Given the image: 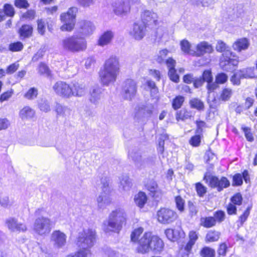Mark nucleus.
Listing matches in <instances>:
<instances>
[{"label":"nucleus","mask_w":257,"mask_h":257,"mask_svg":"<svg viewBox=\"0 0 257 257\" xmlns=\"http://www.w3.org/2000/svg\"><path fill=\"white\" fill-rule=\"evenodd\" d=\"M120 64L118 58L111 56L106 59L99 72L101 83L108 86L114 83L119 73Z\"/></svg>","instance_id":"nucleus-1"},{"label":"nucleus","mask_w":257,"mask_h":257,"mask_svg":"<svg viewBox=\"0 0 257 257\" xmlns=\"http://www.w3.org/2000/svg\"><path fill=\"white\" fill-rule=\"evenodd\" d=\"M128 157L130 160L133 161L136 168L139 169H142V157L141 153L139 151L136 149L130 151L128 152Z\"/></svg>","instance_id":"nucleus-23"},{"label":"nucleus","mask_w":257,"mask_h":257,"mask_svg":"<svg viewBox=\"0 0 257 257\" xmlns=\"http://www.w3.org/2000/svg\"><path fill=\"white\" fill-rule=\"evenodd\" d=\"M216 224V220L213 217H204L200 219V225L206 228H210Z\"/></svg>","instance_id":"nucleus-31"},{"label":"nucleus","mask_w":257,"mask_h":257,"mask_svg":"<svg viewBox=\"0 0 257 257\" xmlns=\"http://www.w3.org/2000/svg\"><path fill=\"white\" fill-rule=\"evenodd\" d=\"M232 95V90L229 88H224L220 93L219 100L222 101H226L229 100Z\"/></svg>","instance_id":"nucleus-37"},{"label":"nucleus","mask_w":257,"mask_h":257,"mask_svg":"<svg viewBox=\"0 0 257 257\" xmlns=\"http://www.w3.org/2000/svg\"><path fill=\"white\" fill-rule=\"evenodd\" d=\"M19 67V64L18 62H15L9 65L7 70L6 73L8 74H11L16 72Z\"/></svg>","instance_id":"nucleus-62"},{"label":"nucleus","mask_w":257,"mask_h":257,"mask_svg":"<svg viewBox=\"0 0 257 257\" xmlns=\"http://www.w3.org/2000/svg\"><path fill=\"white\" fill-rule=\"evenodd\" d=\"M188 207L189 209V214L191 216H195L197 213V210L196 208V206L194 204V203L189 201L188 202Z\"/></svg>","instance_id":"nucleus-63"},{"label":"nucleus","mask_w":257,"mask_h":257,"mask_svg":"<svg viewBox=\"0 0 257 257\" xmlns=\"http://www.w3.org/2000/svg\"><path fill=\"white\" fill-rule=\"evenodd\" d=\"M209 186L212 188L216 189L218 192H220L230 186V182L225 177H218L212 176L209 177Z\"/></svg>","instance_id":"nucleus-13"},{"label":"nucleus","mask_w":257,"mask_h":257,"mask_svg":"<svg viewBox=\"0 0 257 257\" xmlns=\"http://www.w3.org/2000/svg\"><path fill=\"white\" fill-rule=\"evenodd\" d=\"M145 186L146 189L150 192V195L154 197L158 188L157 182L154 180H149L145 182Z\"/></svg>","instance_id":"nucleus-28"},{"label":"nucleus","mask_w":257,"mask_h":257,"mask_svg":"<svg viewBox=\"0 0 257 257\" xmlns=\"http://www.w3.org/2000/svg\"><path fill=\"white\" fill-rule=\"evenodd\" d=\"M251 208V206H248L244 211L243 214L240 216L239 218V221H240L241 225H242L243 223L246 220L248 216H249Z\"/></svg>","instance_id":"nucleus-59"},{"label":"nucleus","mask_w":257,"mask_h":257,"mask_svg":"<svg viewBox=\"0 0 257 257\" xmlns=\"http://www.w3.org/2000/svg\"><path fill=\"white\" fill-rule=\"evenodd\" d=\"M175 202L178 210L181 212H183L184 210L185 200L180 196H177L175 197Z\"/></svg>","instance_id":"nucleus-49"},{"label":"nucleus","mask_w":257,"mask_h":257,"mask_svg":"<svg viewBox=\"0 0 257 257\" xmlns=\"http://www.w3.org/2000/svg\"><path fill=\"white\" fill-rule=\"evenodd\" d=\"M35 111L29 106L24 107L20 112V117L22 119L30 118L34 116Z\"/></svg>","instance_id":"nucleus-32"},{"label":"nucleus","mask_w":257,"mask_h":257,"mask_svg":"<svg viewBox=\"0 0 257 257\" xmlns=\"http://www.w3.org/2000/svg\"><path fill=\"white\" fill-rule=\"evenodd\" d=\"M13 202L9 200V197L0 191V205L5 208H8L12 206Z\"/></svg>","instance_id":"nucleus-35"},{"label":"nucleus","mask_w":257,"mask_h":257,"mask_svg":"<svg viewBox=\"0 0 257 257\" xmlns=\"http://www.w3.org/2000/svg\"><path fill=\"white\" fill-rule=\"evenodd\" d=\"M184 98L183 96H178L176 97V98L173 100L172 103L173 107L175 109L180 108L182 105L183 102H184Z\"/></svg>","instance_id":"nucleus-53"},{"label":"nucleus","mask_w":257,"mask_h":257,"mask_svg":"<svg viewBox=\"0 0 257 257\" xmlns=\"http://www.w3.org/2000/svg\"><path fill=\"white\" fill-rule=\"evenodd\" d=\"M156 157L155 156H149L142 159L143 164L142 168L146 167H150L154 165L155 163Z\"/></svg>","instance_id":"nucleus-41"},{"label":"nucleus","mask_w":257,"mask_h":257,"mask_svg":"<svg viewBox=\"0 0 257 257\" xmlns=\"http://www.w3.org/2000/svg\"><path fill=\"white\" fill-rule=\"evenodd\" d=\"M146 26L141 23H135L130 33L136 40H140L144 38Z\"/></svg>","instance_id":"nucleus-21"},{"label":"nucleus","mask_w":257,"mask_h":257,"mask_svg":"<svg viewBox=\"0 0 257 257\" xmlns=\"http://www.w3.org/2000/svg\"><path fill=\"white\" fill-rule=\"evenodd\" d=\"M113 37V33L110 31H107L102 34L98 40V45L104 46L110 43Z\"/></svg>","instance_id":"nucleus-26"},{"label":"nucleus","mask_w":257,"mask_h":257,"mask_svg":"<svg viewBox=\"0 0 257 257\" xmlns=\"http://www.w3.org/2000/svg\"><path fill=\"white\" fill-rule=\"evenodd\" d=\"M88 253L85 251L80 249L74 253L68 255L66 257H87Z\"/></svg>","instance_id":"nucleus-64"},{"label":"nucleus","mask_w":257,"mask_h":257,"mask_svg":"<svg viewBox=\"0 0 257 257\" xmlns=\"http://www.w3.org/2000/svg\"><path fill=\"white\" fill-rule=\"evenodd\" d=\"M242 175L240 173L235 174L233 176V183L232 185L235 186H240L242 184Z\"/></svg>","instance_id":"nucleus-56"},{"label":"nucleus","mask_w":257,"mask_h":257,"mask_svg":"<svg viewBox=\"0 0 257 257\" xmlns=\"http://www.w3.org/2000/svg\"><path fill=\"white\" fill-rule=\"evenodd\" d=\"M96 238V232L92 228L84 229L78 233L76 244L81 250L86 252H90L91 248L95 244Z\"/></svg>","instance_id":"nucleus-6"},{"label":"nucleus","mask_w":257,"mask_h":257,"mask_svg":"<svg viewBox=\"0 0 257 257\" xmlns=\"http://www.w3.org/2000/svg\"><path fill=\"white\" fill-rule=\"evenodd\" d=\"M196 51L194 56L200 57L206 53H211L213 49L211 45L205 41L201 42L198 43L196 47Z\"/></svg>","instance_id":"nucleus-22"},{"label":"nucleus","mask_w":257,"mask_h":257,"mask_svg":"<svg viewBox=\"0 0 257 257\" xmlns=\"http://www.w3.org/2000/svg\"><path fill=\"white\" fill-rule=\"evenodd\" d=\"M33 32V28L29 25H24L19 30V33L21 37L27 38L30 37Z\"/></svg>","instance_id":"nucleus-34"},{"label":"nucleus","mask_w":257,"mask_h":257,"mask_svg":"<svg viewBox=\"0 0 257 257\" xmlns=\"http://www.w3.org/2000/svg\"><path fill=\"white\" fill-rule=\"evenodd\" d=\"M66 238V234L60 230L54 231L51 235V241L57 248H61L65 245Z\"/></svg>","instance_id":"nucleus-15"},{"label":"nucleus","mask_w":257,"mask_h":257,"mask_svg":"<svg viewBox=\"0 0 257 257\" xmlns=\"http://www.w3.org/2000/svg\"><path fill=\"white\" fill-rule=\"evenodd\" d=\"M165 233L167 237L170 240L174 241L177 238L174 230L173 229L168 228L166 229Z\"/></svg>","instance_id":"nucleus-60"},{"label":"nucleus","mask_w":257,"mask_h":257,"mask_svg":"<svg viewBox=\"0 0 257 257\" xmlns=\"http://www.w3.org/2000/svg\"><path fill=\"white\" fill-rule=\"evenodd\" d=\"M38 95V89L35 87H32L29 89L25 94L24 97L28 99H34Z\"/></svg>","instance_id":"nucleus-44"},{"label":"nucleus","mask_w":257,"mask_h":257,"mask_svg":"<svg viewBox=\"0 0 257 257\" xmlns=\"http://www.w3.org/2000/svg\"><path fill=\"white\" fill-rule=\"evenodd\" d=\"M77 12V8L72 7L69 9L67 13H64L61 15L60 19L63 23V25L61 27V30L62 31H71L73 29Z\"/></svg>","instance_id":"nucleus-7"},{"label":"nucleus","mask_w":257,"mask_h":257,"mask_svg":"<svg viewBox=\"0 0 257 257\" xmlns=\"http://www.w3.org/2000/svg\"><path fill=\"white\" fill-rule=\"evenodd\" d=\"M195 188L197 193L200 197H203L207 192V188L201 183H197Z\"/></svg>","instance_id":"nucleus-46"},{"label":"nucleus","mask_w":257,"mask_h":257,"mask_svg":"<svg viewBox=\"0 0 257 257\" xmlns=\"http://www.w3.org/2000/svg\"><path fill=\"white\" fill-rule=\"evenodd\" d=\"M38 72L41 75L46 76L50 75L51 72L48 67L44 63H41L38 67Z\"/></svg>","instance_id":"nucleus-43"},{"label":"nucleus","mask_w":257,"mask_h":257,"mask_svg":"<svg viewBox=\"0 0 257 257\" xmlns=\"http://www.w3.org/2000/svg\"><path fill=\"white\" fill-rule=\"evenodd\" d=\"M168 75L170 79L173 82L177 83L179 81V77L176 73V69H171L169 70Z\"/></svg>","instance_id":"nucleus-58"},{"label":"nucleus","mask_w":257,"mask_h":257,"mask_svg":"<svg viewBox=\"0 0 257 257\" xmlns=\"http://www.w3.org/2000/svg\"><path fill=\"white\" fill-rule=\"evenodd\" d=\"M230 200L231 202V203L234 205H240L241 204L242 201V195L240 193H236L231 198Z\"/></svg>","instance_id":"nucleus-54"},{"label":"nucleus","mask_w":257,"mask_h":257,"mask_svg":"<svg viewBox=\"0 0 257 257\" xmlns=\"http://www.w3.org/2000/svg\"><path fill=\"white\" fill-rule=\"evenodd\" d=\"M144 231L143 228L140 227L135 229L132 233L131 238L132 241L136 242L138 240L139 237L143 233Z\"/></svg>","instance_id":"nucleus-50"},{"label":"nucleus","mask_w":257,"mask_h":257,"mask_svg":"<svg viewBox=\"0 0 257 257\" xmlns=\"http://www.w3.org/2000/svg\"><path fill=\"white\" fill-rule=\"evenodd\" d=\"M53 89L55 93L60 97L65 98L71 97V85L65 82L57 81L53 85Z\"/></svg>","instance_id":"nucleus-12"},{"label":"nucleus","mask_w":257,"mask_h":257,"mask_svg":"<svg viewBox=\"0 0 257 257\" xmlns=\"http://www.w3.org/2000/svg\"><path fill=\"white\" fill-rule=\"evenodd\" d=\"M55 110L58 116L65 117L70 114L71 110L68 107L63 106L60 103H56Z\"/></svg>","instance_id":"nucleus-29"},{"label":"nucleus","mask_w":257,"mask_h":257,"mask_svg":"<svg viewBox=\"0 0 257 257\" xmlns=\"http://www.w3.org/2000/svg\"><path fill=\"white\" fill-rule=\"evenodd\" d=\"M242 78L237 71L231 76L230 81L233 85H239L240 84V80Z\"/></svg>","instance_id":"nucleus-61"},{"label":"nucleus","mask_w":257,"mask_h":257,"mask_svg":"<svg viewBox=\"0 0 257 257\" xmlns=\"http://www.w3.org/2000/svg\"><path fill=\"white\" fill-rule=\"evenodd\" d=\"M164 246L163 240L158 236L152 235L151 232H147L139 240L137 251L142 254L149 253L150 251L157 253L163 250Z\"/></svg>","instance_id":"nucleus-3"},{"label":"nucleus","mask_w":257,"mask_h":257,"mask_svg":"<svg viewBox=\"0 0 257 257\" xmlns=\"http://www.w3.org/2000/svg\"><path fill=\"white\" fill-rule=\"evenodd\" d=\"M191 107L196 108L198 110H203L204 108V103L198 98H193L190 101Z\"/></svg>","instance_id":"nucleus-40"},{"label":"nucleus","mask_w":257,"mask_h":257,"mask_svg":"<svg viewBox=\"0 0 257 257\" xmlns=\"http://www.w3.org/2000/svg\"><path fill=\"white\" fill-rule=\"evenodd\" d=\"M137 92V85L136 81L131 79L125 80L122 85L121 95L126 100H132Z\"/></svg>","instance_id":"nucleus-10"},{"label":"nucleus","mask_w":257,"mask_h":257,"mask_svg":"<svg viewBox=\"0 0 257 257\" xmlns=\"http://www.w3.org/2000/svg\"><path fill=\"white\" fill-rule=\"evenodd\" d=\"M252 71L253 70L251 68H247L245 69L240 70L238 72L242 78H247L253 77Z\"/></svg>","instance_id":"nucleus-45"},{"label":"nucleus","mask_w":257,"mask_h":257,"mask_svg":"<svg viewBox=\"0 0 257 257\" xmlns=\"http://www.w3.org/2000/svg\"><path fill=\"white\" fill-rule=\"evenodd\" d=\"M201 134H196V135L191 138L189 143L193 147H198L201 142Z\"/></svg>","instance_id":"nucleus-51"},{"label":"nucleus","mask_w":257,"mask_h":257,"mask_svg":"<svg viewBox=\"0 0 257 257\" xmlns=\"http://www.w3.org/2000/svg\"><path fill=\"white\" fill-rule=\"evenodd\" d=\"M249 45L246 38H241L237 40L233 44V49L236 51L240 52L247 49Z\"/></svg>","instance_id":"nucleus-25"},{"label":"nucleus","mask_w":257,"mask_h":257,"mask_svg":"<svg viewBox=\"0 0 257 257\" xmlns=\"http://www.w3.org/2000/svg\"><path fill=\"white\" fill-rule=\"evenodd\" d=\"M126 222V214L123 209L118 208L112 210L107 219L102 223V228L105 233H119Z\"/></svg>","instance_id":"nucleus-2"},{"label":"nucleus","mask_w":257,"mask_h":257,"mask_svg":"<svg viewBox=\"0 0 257 257\" xmlns=\"http://www.w3.org/2000/svg\"><path fill=\"white\" fill-rule=\"evenodd\" d=\"M6 224L9 229L12 232H24L27 230L26 225L13 217H10L6 220Z\"/></svg>","instance_id":"nucleus-16"},{"label":"nucleus","mask_w":257,"mask_h":257,"mask_svg":"<svg viewBox=\"0 0 257 257\" xmlns=\"http://www.w3.org/2000/svg\"><path fill=\"white\" fill-rule=\"evenodd\" d=\"M134 200L137 206L143 208L147 201V197L144 192H140L135 196Z\"/></svg>","instance_id":"nucleus-30"},{"label":"nucleus","mask_w":257,"mask_h":257,"mask_svg":"<svg viewBox=\"0 0 257 257\" xmlns=\"http://www.w3.org/2000/svg\"><path fill=\"white\" fill-rule=\"evenodd\" d=\"M168 135L167 134H163L160 137L157 147V151L159 153L162 154L164 153L165 141L168 140Z\"/></svg>","instance_id":"nucleus-38"},{"label":"nucleus","mask_w":257,"mask_h":257,"mask_svg":"<svg viewBox=\"0 0 257 257\" xmlns=\"http://www.w3.org/2000/svg\"><path fill=\"white\" fill-rule=\"evenodd\" d=\"M113 7L114 13L118 16L125 15L130 10L128 2L123 0H117L114 3Z\"/></svg>","instance_id":"nucleus-19"},{"label":"nucleus","mask_w":257,"mask_h":257,"mask_svg":"<svg viewBox=\"0 0 257 257\" xmlns=\"http://www.w3.org/2000/svg\"><path fill=\"white\" fill-rule=\"evenodd\" d=\"M228 48L226 45L221 41H218L216 46L217 51L223 52L219 63L220 67L224 71H232L237 66L238 60L236 58H231L232 53Z\"/></svg>","instance_id":"nucleus-4"},{"label":"nucleus","mask_w":257,"mask_h":257,"mask_svg":"<svg viewBox=\"0 0 257 257\" xmlns=\"http://www.w3.org/2000/svg\"><path fill=\"white\" fill-rule=\"evenodd\" d=\"M154 109V105L152 104L139 105L136 108L135 117L138 119L150 117Z\"/></svg>","instance_id":"nucleus-14"},{"label":"nucleus","mask_w":257,"mask_h":257,"mask_svg":"<svg viewBox=\"0 0 257 257\" xmlns=\"http://www.w3.org/2000/svg\"><path fill=\"white\" fill-rule=\"evenodd\" d=\"M3 13L9 17H13L15 14V10L12 5L6 4L4 6Z\"/></svg>","instance_id":"nucleus-48"},{"label":"nucleus","mask_w":257,"mask_h":257,"mask_svg":"<svg viewBox=\"0 0 257 257\" xmlns=\"http://www.w3.org/2000/svg\"><path fill=\"white\" fill-rule=\"evenodd\" d=\"M169 51L167 49H163L159 51L156 60L159 63H162L165 62V59Z\"/></svg>","instance_id":"nucleus-47"},{"label":"nucleus","mask_w":257,"mask_h":257,"mask_svg":"<svg viewBox=\"0 0 257 257\" xmlns=\"http://www.w3.org/2000/svg\"><path fill=\"white\" fill-rule=\"evenodd\" d=\"M142 24L145 25H157L158 15L156 13L149 10H146L141 14Z\"/></svg>","instance_id":"nucleus-17"},{"label":"nucleus","mask_w":257,"mask_h":257,"mask_svg":"<svg viewBox=\"0 0 257 257\" xmlns=\"http://www.w3.org/2000/svg\"><path fill=\"white\" fill-rule=\"evenodd\" d=\"M225 214L224 211L218 210L214 212L213 217L216 220V222H221L225 219Z\"/></svg>","instance_id":"nucleus-55"},{"label":"nucleus","mask_w":257,"mask_h":257,"mask_svg":"<svg viewBox=\"0 0 257 257\" xmlns=\"http://www.w3.org/2000/svg\"><path fill=\"white\" fill-rule=\"evenodd\" d=\"M23 49V45L21 42L13 43L9 45V50L13 52L20 51Z\"/></svg>","instance_id":"nucleus-52"},{"label":"nucleus","mask_w":257,"mask_h":257,"mask_svg":"<svg viewBox=\"0 0 257 257\" xmlns=\"http://www.w3.org/2000/svg\"><path fill=\"white\" fill-rule=\"evenodd\" d=\"M61 46L65 51L78 52L83 51L86 49L87 42L83 37L75 34L64 38L61 41Z\"/></svg>","instance_id":"nucleus-5"},{"label":"nucleus","mask_w":257,"mask_h":257,"mask_svg":"<svg viewBox=\"0 0 257 257\" xmlns=\"http://www.w3.org/2000/svg\"><path fill=\"white\" fill-rule=\"evenodd\" d=\"M180 45L181 51L184 54L194 56L195 50L191 49V44L188 40L186 39L182 40Z\"/></svg>","instance_id":"nucleus-27"},{"label":"nucleus","mask_w":257,"mask_h":257,"mask_svg":"<svg viewBox=\"0 0 257 257\" xmlns=\"http://www.w3.org/2000/svg\"><path fill=\"white\" fill-rule=\"evenodd\" d=\"M39 107L42 111L47 112L51 110L49 102L46 99H41L39 102Z\"/></svg>","instance_id":"nucleus-42"},{"label":"nucleus","mask_w":257,"mask_h":257,"mask_svg":"<svg viewBox=\"0 0 257 257\" xmlns=\"http://www.w3.org/2000/svg\"><path fill=\"white\" fill-rule=\"evenodd\" d=\"M101 189L102 192L97 198L98 207L103 209L111 203V198L109 195V188L108 187V180L106 177L101 179Z\"/></svg>","instance_id":"nucleus-8"},{"label":"nucleus","mask_w":257,"mask_h":257,"mask_svg":"<svg viewBox=\"0 0 257 257\" xmlns=\"http://www.w3.org/2000/svg\"><path fill=\"white\" fill-rule=\"evenodd\" d=\"M220 233L218 231L210 230L207 233L205 240L206 242H214L218 240Z\"/></svg>","instance_id":"nucleus-39"},{"label":"nucleus","mask_w":257,"mask_h":257,"mask_svg":"<svg viewBox=\"0 0 257 257\" xmlns=\"http://www.w3.org/2000/svg\"><path fill=\"white\" fill-rule=\"evenodd\" d=\"M158 221L164 224H170L175 221L177 217V213L169 208H161L157 213Z\"/></svg>","instance_id":"nucleus-11"},{"label":"nucleus","mask_w":257,"mask_h":257,"mask_svg":"<svg viewBox=\"0 0 257 257\" xmlns=\"http://www.w3.org/2000/svg\"><path fill=\"white\" fill-rule=\"evenodd\" d=\"M132 183L127 175H122L120 178V186L123 190H128L131 187Z\"/></svg>","instance_id":"nucleus-33"},{"label":"nucleus","mask_w":257,"mask_h":257,"mask_svg":"<svg viewBox=\"0 0 257 257\" xmlns=\"http://www.w3.org/2000/svg\"><path fill=\"white\" fill-rule=\"evenodd\" d=\"M71 97L72 96L82 97L87 92L86 85L78 82H72L71 83Z\"/></svg>","instance_id":"nucleus-18"},{"label":"nucleus","mask_w":257,"mask_h":257,"mask_svg":"<svg viewBox=\"0 0 257 257\" xmlns=\"http://www.w3.org/2000/svg\"><path fill=\"white\" fill-rule=\"evenodd\" d=\"M53 227V222L48 217L44 216L37 217L33 225L35 232L40 235H44L49 233Z\"/></svg>","instance_id":"nucleus-9"},{"label":"nucleus","mask_w":257,"mask_h":257,"mask_svg":"<svg viewBox=\"0 0 257 257\" xmlns=\"http://www.w3.org/2000/svg\"><path fill=\"white\" fill-rule=\"evenodd\" d=\"M78 33L83 36L91 35L95 30L94 25L90 21H81L78 23Z\"/></svg>","instance_id":"nucleus-20"},{"label":"nucleus","mask_w":257,"mask_h":257,"mask_svg":"<svg viewBox=\"0 0 257 257\" xmlns=\"http://www.w3.org/2000/svg\"><path fill=\"white\" fill-rule=\"evenodd\" d=\"M228 76L226 74L220 73L216 75L215 81L216 83L223 84L226 82Z\"/></svg>","instance_id":"nucleus-57"},{"label":"nucleus","mask_w":257,"mask_h":257,"mask_svg":"<svg viewBox=\"0 0 257 257\" xmlns=\"http://www.w3.org/2000/svg\"><path fill=\"white\" fill-rule=\"evenodd\" d=\"M200 255L201 257H214L215 251L210 247L204 246L201 249Z\"/></svg>","instance_id":"nucleus-36"},{"label":"nucleus","mask_w":257,"mask_h":257,"mask_svg":"<svg viewBox=\"0 0 257 257\" xmlns=\"http://www.w3.org/2000/svg\"><path fill=\"white\" fill-rule=\"evenodd\" d=\"M102 90L99 87H93L90 91L89 100L91 103L97 104L102 97Z\"/></svg>","instance_id":"nucleus-24"}]
</instances>
